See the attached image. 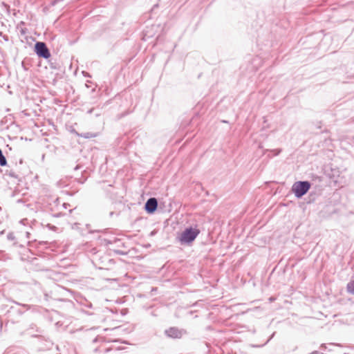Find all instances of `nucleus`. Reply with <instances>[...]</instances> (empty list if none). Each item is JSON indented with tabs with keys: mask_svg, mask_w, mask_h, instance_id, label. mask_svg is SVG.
I'll return each instance as SVG.
<instances>
[{
	"mask_svg": "<svg viewBox=\"0 0 354 354\" xmlns=\"http://www.w3.org/2000/svg\"><path fill=\"white\" fill-rule=\"evenodd\" d=\"M200 232L201 231L198 228L187 227L182 232L179 241L182 244H189L196 239Z\"/></svg>",
	"mask_w": 354,
	"mask_h": 354,
	"instance_id": "f257e3e1",
	"label": "nucleus"
},
{
	"mask_svg": "<svg viewBox=\"0 0 354 354\" xmlns=\"http://www.w3.org/2000/svg\"><path fill=\"white\" fill-rule=\"evenodd\" d=\"M311 183L309 181H297L295 182L292 187V192L297 198H301L309 191Z\"/></svg>",
	"mask_w": 354,
	"mask_h": 354,
	"instance_id": "f03ea898",
	"label": "nucleus"
},
{
	"mask_svg": "<svg viewBox=\"0 0 354 354\" xmlns=\"http://www.w3.org/2000/svg\"><path fill=\"white\" fill-rule=\"evenodd\" d=\"M35 52L41 58L47 59L50 57V50L44 42L37 41L35 44Z\"/></svg>",
	"mask_w": 354,
	"mask_h": 354,
	"instance_id": "7ed1b4c3",
	"label": "nucleus"
},
{
	"mask_svg": "<svg viewBox=\"0 0 354 354\" xmlns=\"http://www.w3.org/2000/svg\"><path fill=\"white\" fill-rule=\"evenodd\" d=\"M166 335L171 338H181L187 334V331L184 329H178L176 327H171L165 330Z\"/></svg>",
	"mask_w": 354,
	"mask_h": 354,
	"instance_id": "20e7f679",
	"label": "nucleus"
},
{
	"mask_svg": "<svg viewBox=\"0 0 354 354\" xmlns=\"http://www.w3.org/2000/svg\"><path fill=\"white\" fill-rule=\"evenodd\" d=\"M158 207V201L156 198H149L145 204V209L148 214H153Z\"/></svg>",
	"mask_w": 354,
	"mask_h": 354,
	"instance_id": "39448f33",
	"label": "nucleus"
},
{
	"mask_svg": "<svg viewBox=\"0 0 354 354\" xmlns=\"http://www.w3.org/2000/svg\"><path fill=\"white\" fill-rule=\"evenodd\" d=\"M26 331L32 337H38L39 335L33 333L34 332L37 333H41L42 330L37 327L35 324H31L29 327L26 329Z\"/></svg>",
	"mask_w": 354,
	"mask_h": 354,
	"instance_id": "423d86ee",
	"label": "nucleus"
},
{
	"mask_svg": "<svg viewBox=\"0 0 354 354\" xmlns=\"http://www.w3.org/2000/svg\"><path fill=\"white\" fill-rule=\"evenodd\" d=\"M53 204L49 203V207H48L50 211H55L58 209V205L59 204V200L58 198H52L51 199Z\"/></svg>",
	"mask_w": 354,
	"mask_h": 354,
	"instance_id": "0eeeda50",
	"label": "nucleus"
},
{
	"mask_svg": "<svg viewBox=\"0 0 354 354\" xmlns=\"http://www.w3.org/2000/svg\"><path fill=\"white\" fill-rule=\"evenodd\" d=\"M346 290L348 293L354 295V280H351L347 283Z\"/></svg>",
	"mask_w": 354,
	"mask_h": 354,
	"instance_id": "6e6552de",
	"label": "nucleus"
},
{
	"mask_svg": "<svg viewBox=\"0 0 354 354\" xmlns=\"http://www.w3.org/2000/svg\"><path fill=\"white\" fill-rule=\"evenodd\" d=\"M7 165V160L4 155L3 154V152L1 149H0V166L4 167Z\"/></svg>",
	"mask_w": 354,
	"mask_h": 354,
	"instance_id": "1a4fd4ad",
	"label": "nucleus"
},
{
	"mask_svg": "<svg viewBox=\"0 0 354 354\" xmlns=\"http://www.w3.org/2000/svg\"><path fill=\"white\" fill-rule=\"evenodd\" d=\"M102 340H103V337L97 336V337H95L93 339V343H96V342H102Z\"/></svg>",
	"mask_w": 354,
	"mask_h": 354,
	"instance_id": "9d476101",
	"label": "nucleus"
},
{
	"mask_svg": "<svg viewBox=\"0 0 354 354\" xmlns=\"http://www.w3.org/2000/svg\"><path fill=\"white\" fill-rule=\"evenodd\" d=\"M15 303L17 304V305H19V306H22L23 307L26 308L27 310H29L30 308V305H28V304H21L19 302H17V301H15Z\"/></svg>",
	"mask_w": 354,
	"mask_h": 354,
	"instance_id": "9b49d317",
	"label": "nucleus"
},
{
	"mask_svg": "<svg viewBox=\"0 0 354 354\" xmlns=\"http://www.w3.org/2000/svg\"><path fill=\"white\" fill-rule=\"evenodd\" d=\"M8 239L13 240L15 239V236L12 233H9L7 236Z\"/></svg>",
	"mask_w": 354,
	"mask_h": 354,
	"instance_id": "f8f14e48",
	"label": "nucleus"
},
{
	"mask_svg": "<svg viewBox=\"0 0 354 354\" xmlns=\"http://www.w3.org/2000/svg\"><path fill=\"white\" fill-rule=\"evenodd\" d=\"M0 35L3 37V39L5 41H8V39H8V35H3V34H2V32H0Z\"/></svg>",
	"mask_w": 354,
	"mask_h": 354,
	"instance_id": "ddd939ff",
	"label": "nucleus"
},
{
	"mask_svg": "<svg viewBox=\"0 0 354 354\" xmlns=\"http://www.w3.org/2000/svg\"><path fill=\"white\" fill-rule=\"evenodd\" d=\"M82 137L84 138H91V136H90V133H84L83 135L81 136Z\"/></svg>",
	"mask_w": 354,
	"mask_h": 354,
	"instance_id": "4468645a",
	"label": "nucleus"
},
{
	"mask_svg": "<svg viewBox=\"0 0 354 354\" xmlns=\"http://www.w3.org/2000/svg\"><path fill=\"white\" fill-rule=\"evenodd\" d=\"M46 226H47L49 229H50V230H55L56 229V227H55V226H54V225H51L50 224H47V225H46Z\"/></svg>",
	"mask_w": 354,
	"mask_h": 354,
	"instance_id": "2eb2a0df",
	"label": "nucleus"
},
{
	"mask_svg": "<svg viewBox=\"0 0 354 354\" xmlns=\"http://www.w3.org/2000/svg\"><path fill=\"white\" fill-rule=\"evenodd\" d=\"M62 206L64 208L66 209L68 206H70L68 203H62Z\"/></svg>",
	"mask_w": 354,
	"mask_h": 354,
	"instance_id": "dca6fc26",
	"label": "nucleus"
},
{
	"mask_svg": "<svg viewBox=\"0 0 354 354\" xmlns=\"http://www.w3.org/2000/svg\"><path fill=\"white\" fill-rule=\"evenodd\" d=\"M39 245H47V244H48V242H46V241H39Z\"/></svg>",
	"mask_w": 354,
	"mask_h": 354,
	"instance_id": "f3484780",
	"label": "nucleus"
},
{
	"mask_svg": "<svg viewBox=\"0 0 354 354\" xmlns=\"http://www.w3.org/2000/svg\"><path fill=\"white\" fill-rule=\"evenodd\" d=\"M309 354H324V353H319V352H318V351H315L311 352V353H309Z\"/></svg>",
	"mask_w": 354,
	"mask_h": 354,
	"instance_id": "a211bd4d",
	"label": "nucleus"
},
{
	"mask_svg": "<svg viewBox=\"0 0 354 354\" xmlns=\"http://www.w3.org/2000/svg\"><path fill=\"white\" fill-rule=\"evenodd\" d=\"M274 151H276L275 155L277 156V155H279L281 153V149H276V150H274Z\"/></svg>",
	"mask_w": 354,
	"mask_h": 354,
	"instance_id": "6ab92c4d",
	"label": "nucleus"
},
{
	"mask_svg": "<svg viewBox=\"0 0 354 354\" xmlns=\"http://www.w3.org/2000/svg\"><path fill=\"white\" fill-rule=\"evenodd\" d=\"M94 110H95V109H94L93 108V109H91L88 110L87 113H89V114H91V113H92L93 112V111H94Z\"/></svg>",
	"mask_w": 354,
	"mask_h": 354,
	"instance_id": "aec40b11",
	"label": "nucleus"
},
{
	"mask_svg": "<svg viewBox=\"0 0 354 354\" xmlns=\"http://www.w3.org/2000/svg\"><path fill=\"white\" fill-rule=\"evenodd\" d=\"M82 73L86 77H90L89 74L88 73H86V72L83 71Z\"/></svg>",
	"mask_w": 354,
	"mask_h": 354,
	"instance_id": "412c9836",
	"label": "nucleus"
},
{
	"mask_svg": "<svg viewBox=\"0 0 354 354\" xmlns=\"http://www.w3.org/2000/svg\"><path fill=\"white\" fill-rule=\"evenodd\" d=\"M321 348H323V349H326V344H322L321 345Z\"/></svg>",
	"mask_w": 354,
	"mask_h": 354,
	"instance_id": "4be33fe9",
	"label": "nucleus"
},
{
	"mask_svg": "<svg viewBox=\"0 0 354 354\" xmlns=\"http://www.w3.org/2000/svg\"><path fill=\"white\" fill-rule=\"evenodd\" d=\"M100 230H95V231H91L90 232L91 233H94V232H100Z\"/></svg>",
	"mask_w": 354,
	"mask_h": 354,
	"instance_id": "5701e85b",
	"label": "nucleus"
},
{
	"mask_svg": "<svg viewBox=\"0 0 354 354\" xmlns=\"http://www.w3.org/2000/svg\"><path fill=\"white\" fill-rule=\"evenodd\" d=\"M79 169V166H78V165H77V166H75V167H74V169H75V170H77V169Z\"/></svg>",
	"mask_w": 354,
	"mask_h": 354,
	"instance_id": "b1692460",
	"label": "nucleus"
},
{
	"mask_svg": "<svg viewBox=\"0 0 354 354\" xmlns=\"http://www.w3.org/2000/svg\"><path fill=\"white\" fill-rule=\"evenodd\" d=\"M116 253L120 254H123V252H120V251H116Z\"/></svg>",
	"mask_w": 354,
	"mask_h": 354,
	"instance_id": "393cba45",
	"label": "nucleus"
},
{
	"mask_svg": "<svg viewBox=\"0 0 354 354\" xmlns=\"http://www.w3.org/2000/svg\"><path fill=\"white\" fill-rule=\"evenodd\" d=\"M113 214H114V212H110V214H110V216H112L113 215Z\"/></svg>",
	"mask_w": 354,
	"mask_h": 354,
	"instance_id": "a878e982",
	"label": "nucleus"
},
{
	"mask_svg": "<svg viewBox=\"0 0 354 354\" xmlns=\"http://www.w3.org/2000/svg\"><path fill=\"white\" fill-rule=\"evenodd\" d=\"M95 250H96V249H95V248H93V249L92 250V251L93 252V253H94V254H96Z\"/></svg>",
	"mask_w": 354,
	"mask_h": 354,
	"instance_id": "bb28decb",
	"label": "nucleus"
},
{
	"mask_svg": "<svg viewBox=\"0 0 354 354\" xmlns=\"http://www.w3.org/2000/svg\"><path fill=\"white\" fill-rule=\"evenodd\" d=\"M26 206H27L28 207H30L32 205H31L30 204H28Z\"/></svg>",
	"mask_w": 354,
	"mask_h": 354,
	"instance_id": "cd10ccee",
	"label": "nucleus"
},
{
	"mask_svg": "<svg viewBox=\"0 0 354 354\" xmlns=\"http://www.w3.org/2000/svg\"><path fill=\"white\" fill-rule=\"evenodd\" d=\"M270 301H274V298H272V297H270Z\"/></svg>",
	"mask_w": 354,
	"mask_h": 354,
	"instance_id": "c85d7f7f",
	"label": "nucleus"
},
{
	"mask_svg": "<svg viewBox=\"0 0 354 354\" xmlns=\"http://www.w3.org/2000/svg\"><path fill=\"white\" fill-rule=\"evenodd\" d=\"M100 115V113H96V114H95V115H96V116H98V115Z\"/></svg>",
	"mask_w": 354,
	"mask_h": 354,
	"instance_id": "c756f323",
	"label": "nucleus"
},
{
	"mask_svg": "<svg viewBox=\"0 0 354 354\" xmlns=\"http://www.w3.org/2000/svg\"><path fill=\"white\" fill-rule=\"evenodd\" d=\"M56 325H57V326H59V322H57L56 323Z\"/></svg>",
	"mask_w": 354,
	"mask_h": 354,
	"instance_id": "7c9ffc66",
	"label": "nucleus"
},
{
	"mask_svg": "<svg viewBox=\"0 0 354 354\" xmlns=\"http://www.w3.org/2000/svg\"><path fill=\"white\" fill-rule=\"evenodd\" d=\"M88 307H89V308H91V307H92V304H90L88 305Z\"/></svg>",
	"mask_w": 354,
	"mask_h": 354,
	"instance_id": "2f4dec72",
	"label": "nucleus"
},
{
	"mask_svg": "<svg viewBox=\"0 0 354 354\" xmlns=\"http://www.w3.org/2000/svg\"><path fill=\"white\" fill-rule=\"evenodd\" d=\"M86 314H88V315H93V313H86Z\"/></svg>",
	"mask_w": 354,
	"mask_h": 354,
	"instance_id": "473e14b6",
	"label": "nucleus"
}]
</instances>
